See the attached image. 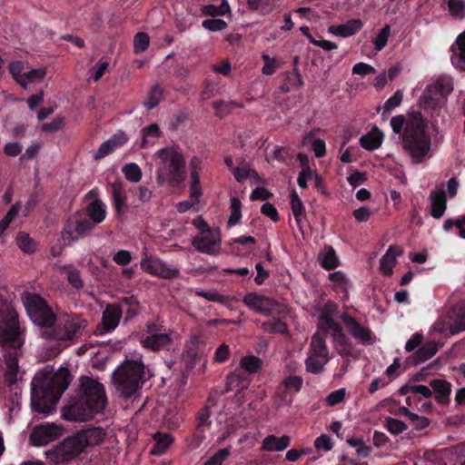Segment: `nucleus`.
I'll return each mask as SVG.
<instances>
[{"mask_svg":"<svg viewBox=\"0 0 465 465\" xmlns=\"http://www.w3.org/2000/svg\"><path fill=\"white\" fill-rule=\"evenodd\" d=\"M69 384L70 372L66 368H60L54 375L37 372L31 381L32 411L44 416L53 413Z\"/></svg>","mask_w":465,"mask_h":465,"instance_id":"1","label":"nucleus"},{"mask_svg":"<svg viewBox=\"0 0 465 465\" xmlns=\"http://www.w3.org/2000/svg\"><path fill=\"white\" fill-rule=\"evenodd\" d=\"M391 126L395 134H401L402 146L414 163H420L429 156L431 140L420 112L411 113L408 121L403 115L393 116Z\"/></svg>","mask_w":465,"mask_h":465,"instance_id":"2","label":"nucleus"},{"mask_svg":"<svg viewBox=\"0 0 465 465\" xmlns=\"http://www.w3.org/2000/svg\"><path fill=\"white\" fill-rule=\"evenodd\" d=\"M106 404L104 386L92 377L82 376L79 393L63 408L62 416L70 421L91 420L104 411Z\"/></svg>","mask_w":465,"mask_h":465,"instance_id":"3","label":"nucleus"},{"mask_svg":"<svg viewBox=\"0 0 465 465\" xmlns=\"http://www.w3.org/2000/svg\"><path fill=\"white\" fill-rule=\"evenodd\" d=\"M106 432L100 427H88L76 431L72 436L45 452L46 458L55 465H67L77 459L80 454L102 443Z\"/></svg>","mask_w":465,"mask_h":465,"instance_id":"4","label":"nucleus"},{"mask_svg":"<svg viewBox=\"0 0 465 465\" xmlns=\"http://www.w3.org/2000/svg\"><path fill=\"white\" fill-rule=\"evenodd\" d=\"M149 377V370L141 360H126L114 371L113 381L119 395L129 399Z\"/></svg>","mask_w":465,"mask_h":465,"instance_id":"5","label":"nucleus"},{"mask_svg":"<svg viewBox=\"0 0 465 465\" xmlns=\"http://www.w3.org/2000/svg\"><path fill=\"white\" fill-rule=\"evenodd\" d=\"M87 322L78 314H64L57 318L53 327L43 330L41 336L45 340H54L64 348L78 341Z\"/></svg>","mask_w":465,"mask_h":465,"instance_id":"6","label":"nucleus"},{"mask_svg":"<svg viewBox=\"0 0 465 465\" xmlns=\"http://www.w3.org/2000/svg\"><path fill=\"white\" fill-rule=\"evenodd\" d=\"M158 156L163 162V167L158 168L156 181L163 185L168 183L175 187L183 183L186 178L185 159L173 147H165L158 151Z\"/></svg>","mask_w":465,"mask_h":465,"instance_id":"7","label":"nucleus"},{"mask_svg":"<svg viewBox=\"0 0 465 465\" xmlns=\"http://www.w3.org/2000/svg\"><path fill=\"white\" fill-rule=\"evenodd\" d=\"M21 299L29 319L35 325L46 330L56 322V314L40 294L25 292Z\"/></svg>","mask_w":465,"mask_h":465,"instance_id":"8","label":"nucleus"},{"mask_svg":"<svg viewBox=\"0 0 465 465\" xmlns=\"http://www.w3.org/2000/svg\"><path fill=\"white\" fill-rule=\"evenodd\" d=\"M23 333L16 311L8 305L1 307L0 343L19 348L24 343Z\"/></svg>","mask_w":465,"mask_h":465,"instance_id":"9","label":"nucleus"},{"mask_svg":"<svg viewBox=\"0 0 465 465\" xmlns=\"http://www.w3.org/2000/svg\"><path fill=\"white\" fill-rule=\"evenodd\" d=\"M145 333L140 338V344L143 348L156 352L160 351H170L173 341L172 331L166 330L159 319L145 323Z\"/></svg>","mask_w":465,"mask_h":465,"instance_id":"10","label":"nucleus"},{"mask_svg":"<svg viewBox=\"0 0 465 465\" xmlns=\"http://www.w3.org/2000/svg\"><path fill=\"white\" fill-rule=\"evenodd\" d=\"M453 90L452 78L447 75L438 77L428 84L420 98V105L424 109L440 107Z\"/></svg>","mask_w":465,"mask_h":465,"instance_id":"11","label":"nucleus"},{"mask_svg":"<svg viewBox=\"0 0 465 465\" xmlns=\"http://www.w3.org/2000/svg\"><path fill=\"white\" fill-rule=\"evenodd\" d=\"M94 223L88 218L78 219L70 217L66 220L62 231V238L66 243L75 242L91 233L94 228Z\"/></svg>","mask_w":465,"mask_h":465,"instance_id":"12","label":"nucleus"},{"mask_svg":"<svg viewBox=\"0 0 465 465\" xmlns=\"http://www.w3.org/2000/svg\"><path fill=\"white\" fill-rule=\"evenodd\" d=\"M192 245L201 253L217 254L221 249L219 229L202 230L198 235L193 238Z\"/></svg>","mask_w":465,"mask_h":465,"instance_id":"13","label":"nucleus"},{"mask_svg":"<svg viewBox=\"0 0 465 465\" xmlns=\"http://www.w3.org/2000/svg\"><path fill=\"white\" fill-rule=\"evenodd\" d=\"M141 268L151 275L165 280L176 278L180 274L179 269L170 267L165 262L155 256L145 255L141 261Z\"/></svg>","mask_w":465,"mask_h":465,"instance_id":"14","label":"nucleus"},{"mask_svg":"<svg viewBox=\"0 0 465 465\" xmlns=\"http://www.w3.org/2000/svg\"><path fill=\"white\" fill-rule=\"evenodd\" d=\"M63 433V428L54 423L35 426L29 437L34 446H44L58 439Z\"/></svg>","mask_w":465,"mask_h":465,"instance_id":"15","label":"nucleus"},{"mask_svg":"<svg viewBox=\"0 0 465 465\" xmlns=\"http://www.w3.org/2000/svg\"><path fill=\"white\" fill-rule=\"evenodd\" d=\"M341 321L343 322L348 332L362 344H371L374 341L372 331L362 326L355 318L347 312L340 315Z\"/></svg>","mask_w":465,"mask_h":465,"instance_id":"16","label":"nucleus"},{"mask_svg":"<svg viewBox=\"0 0 465 465\" xmlns=\"http://www.w3.org/2000/svg\"><path fill=\"white\" fill-rule=\"evenodd\" d=\"M328 332H331L335 349L339 355L341 357L353 356L352 342L351 339L344 333L341 325L331 329Z\"/></svg>","mask_w":465,"mask_h":465,"instance_id":"17","label":"nucleus"},{"mask_svg":"<svg viewBox=\"0 0 465 465\" xmlns=\"http://www.w3.org/2000/svg\"><path fill=\"white\" fill-rule=\"evenodd\" d=\"M121 310V314L124 313V323H127L142 312V306L139 300L134 295L124 296L114 302Z\"/></svg>","mask_w":465,"mask_h":465,"instance_id":"18","label":"nucleus"},{"mask_svg":"<svg viewBox=\"0 0 465 465\" xmlns=\"http://www.w3.org/2000/svg\"><path fill=\"white\" fill-rule=\"evenodd\" d=\"M210 418L211 410L208 406H204L197 412L195 432L193 435V440L195 447L200 446V444L204 440V432L212 424Z\"/></svg>","mask_w":465,"mask_h":465,"instance_id":"19","label":"nucleus"},{"mask_svg":"<svg viewBox=\"0 0 465 465\" xmlns=\"http://www.w3.org/2000/svg\"><path fill=\"white\" fill-rule=\"evenodd\" d=\"M108 188L112 194L114 207L118 217L122 216L124 213V211L127 208L126 205V193L124 187V184L121 181H114L108 183Z\"/></svg>","mask_w":465,"mask_h":465,"instance_id":"20","label":"nucleus"},{"mask_svg":"<svg viewBox=\"0 0 465 465\" xmlns=\"http://www.w3.org/2000/svg\"><path fill=\"white\" fill-rule=\"evenodd\" d=\"M121 310L115 303L107 304L106 308L102 313V330L104 332H111L116 329L121 319Z\"/></svg>","mask_w":465,"mask_h":465,"instance_id":"21","label":"nucleus"},{"mask_svg":"<svg viewBox=\"0 0 465 465\" xmlns=\"http://www.w3.org/2000/svg\"><path fill=\"white\" fill-rule=\"evenodd\" d=\"M252 381V377L237 368L227 376L226 391H235L240 395L246 390Z\"/></svg>","mask_w":465,"mask_h":465,"instance_id":"22","label":"nucleus"},{"mask_svg":"<svg viewBox=\"0 0 465 465\" xmlns=\"http://www.w3.org/2000/svg\"><path fill=\"white\" fill-rule=\"evenodd\" d=\"M337 312L338 305L331 301L327 302L323 305L319 316L320 329L327 332L331 329L340 326L341 324L335 322L333 319V315H335Z\"/></svg>","mask_w":465,"mask_h":465,"instance_id":"23","label":"nucleus"},{"mask_svg":"<svg viewBox=\"0 0 465 465\" xmlns=\"http://www.w3.org/2000/svg\"><path fill=\"white\" fill-rule=\"evenodd\" d=\"M451 49V64L455 68L465 72V30L457 36Z\"/></svg>","mask_w":465,"mask_h":465,"instance_id":"24","label":"nucleus"},{"mask_svg":"<svg viewBox=\"0 0 465 465\" xmlns=\"http://www.w3.org/2000/svg\"><path fill=\"white\" fill-rule=\"evenodd\" d=\"M430 214L435 219L443 216L447 208V196L443 190L432 191L430 194Z\"/></svg>","mask_w":465,"mask_h":465,"instance_id":"25","label":"nucleus"},{"mask_svg":"<svg viewBox=\"0 0 465 465\" xmlns=\"http://www.w3.org/2000/svg\"><path fill=\"white\" fill-rule=\"evenodd\" d=\"M290 443L291 438L289 436L276 437L272 434L262 440L261 450L263 451H282L290 446Z\"/></svg>","mask_w":465,"mask_h":465,"instance_id":"26","label":"nucleus"},{"mask_svg":"<svg viewBox=\"0 0 465 465\" xmlns=\"http://www.w3.org/2000/svg\"><path fill=\"white\" fill-rule=\"evenodd\" d=\"M309 351L312 356L325 359V362H327L329 361V350L326 344L325 334L320 331L315 332L312 337Z\"/></svg>","mask_w":465,"mask_h":465,"instance_id":"27","label":"nucleus"},{"mask_svg":"<svg viewBox=\"0 0 465 465\" xmlns=\"http://www.w3.org/2000/svg\"><path fill=\"white\" fill-rule=\"evenodd\" d=\"M402 249L398 245H391L380 261V269L385 275L393 272L396 257L401 255Z\"/></svg>","mask_w":465,"mask_h":465,"instance_id":"28","label":"nucleus"},{"mask_svg":"<svg viewBox=\"0 0 465 465\" xmlns=\"http://www.w3.org/2000/svg\"><path fill=\"white\" fill-rule=\"evenodd\" d=\"M363 24L360 19H351L347 23L340 25H331L329 32L341 37H349L359 32Z\"/></svg>","mask_w":465,"mask_h":465,"instance_id":"29","label":"nucleus"},{"mask_svg":"<svg viewBox=\"0 0 465 465\" xmlns=\"http://www.w3.org/2000/svg\"><path fill=\"white\" fill-rule=\"evenodd\" d=\"M432 391L435 392V399L440 404H446L450 401L451 385L449 381L441 379H435L430 382Z\"/></svg>","mask_w":465,"mask_h":465,"instance_id":"30","label":"nucleus"},{"mask_svg":"<svg viewBox=\"0 0 465 465\" xmlns=\"http://www.w3.org/2000/svg\"><path fill=\"white\" fill-rule=\"evenodd\" d=\"M382 141V133L377 127H374L360 138V144L365 150L371 152L378 149L381 145Z\"/></svg>","mask_w":465,"mask_h":465,"instance_id":"31","label":"nucleus"},{"mask_svg":"<svg viewBox=\"0 0 465 465\" xmlns=\"http://www.w3.org/2000/svg\"><path fill=\"white\" fill-rule=\"evenodd\" d=\"M438 351L435 342H428L422 345L418 351L410 358L411 363L413 365L420 364L427 360L432 358Z\"/></svg>","mask_w":465,"mask_h":465,"instance_id":"32","label":"nucleus"},{"mask_svg":"<svg viewBox=\"0 0 465 465\" xmlns=\"http://www.w3.org/2000/svg\"><path fill=\"white\" fill-rule=\"evenodd\" d=\"M86 211L89 220L94 223V225L102 223L105 219L106 206L100 199H96L90 203Z\"/></svg>","mask_w":465,"mask_h":465,"instance_id":"33","label":"nucleus"},{"mask_svg":"<svg viewBox=\"0 0 465 465\" xmlns=\"http://www.w3.org/2000/svg\"><path fill=\"white\" fill-rule=\"evenodd\" d=\"M262 361L254 355L243 356L240 361V367L238 370H242L244 373L252 377V374L258 373L262 368Z\"/></svg>","mask_w":465,"mask_h":465,"instance_id":"34","label":"nucleus"},{"mask_svg":"<svg viewBox=\"0 0 465 465\" xmlns=\"http://www.w3.org/2000/svg\"><path fill=\"white\" fill-rule=\"evenodd\" d=\"M319 261L325 270H333L339 265V260L336 252L331 245H325L323 250L319 253Z\"/></svg>","mask_w":465,"mask_h":465,"instance_id":"35","label":"nucleus"},{"mask_svg":"<svg viewBox=\"0 0 465 465\" xmlns=\"http://www.w3.org/2000/svg\"><path fill=\"white\" fill-rule=\"evenodd\" d=\"M154 445L151 452L154 455L163 454L173 443V437L168 433L157 432L153 436Z\"/></svg>","mask_w":465,"mask_h":465,"instance_id":"36","label":"nucleus"},{"mask_svg":"<svg viewBox=\"0 0 465 465\" xmlns=\"http://www.w3.org/2000/svg\"><path fill=\"white\" fill-rule=\"evenodd\" d=\"M278 1L279 0H246L250 10L258 11L263 15L272 12Z\"/></svg>","mask_w":465,"mask_h":465,"instance_id":"37","label":"nucleus"},{"mask_svg":"<svg viewBox=\"0 0 465 465\" xmlns=\"http://www.w3.org/2000/svg\"><path fill=\"white\" fill-rule=\"evenodd\" d=\"M163 99V90L158 84H156L150 90L146 100L143 102V106L146 110L150 111L155 108Z\"/></svg>","mask_w":465,"mask_h":465,"instance_id":"38","label":"nucleus"},{"mask_svg":"<svg viewBox=\"0 0 465 465\" xmlns=\"http://www.w3.org/2000/svg\"><path fill=\"white\" fill-rule=\"evenodd\" d=\"M453 332L465 331V301L459 302L453 309Z\"/></svg>","mask_w":465,"mask_h":465,"instance_id":"39","label":"nucleus"},{"mask_svg":"<svg viewBox=\"0 0 465 465\" xmlns=\"http://www.w3.org/2000/svg\"><path fill=\"white\" fill-rule=\"evenodd\" d=\"M398 393L401 396L407 395L409 393L420 394L425 398H430L432 396V391L426 385H412L411 383H407L401 386Z\"/></svg>","mask_w":465,"mask_h":465,"instance_id":"40","label":"nucleus"},{"mask_svg":"<svg viewBox=\"0 0 465 465\" xmlns=\"http://www.w3.org/2000/svg\"><path fill=\"white\" fill-rule=\"evenodd\" d=\"M230 12L227 1L223 0L220 5H206L202 7V13L207 16H221Z\"/></svg>","mask_w":465,"mask_h":465,"instance_id":"41","label":"nucleus"},{"mask_svg":"<svg viewBox=\"0 0 465 465\" xmlns=\"http://www.w3.org/2000/svg\"><path fill=\"white\" fill-rule=\"evenodd\" d=\"M195 294L199 297H203L210 302H219L221 304H226L228 302L232 300L229 295L221 294L215 291H195Z\"/></svg>","mask_w":465,"mask_h":465,"instance_id":"42","label":"nucleus"},{"mask_svg":"<svg viewBox=\"0 0 465 465\" xmlns=\"http://www.w3.org/2000/svg\"><path fill=\"white\" fill-rule=\"evenodd\" d=\"M280 303L273 298L264 295L258 313L264 316H271L273 312H279Z\"/></svg>","mask_w":465,"mask_h":465,"instance_id":"43","label":"nucleus"},{"mask_svg":"<svg viewBox=\"0 0 465 465\" xmlns=\"http://www.w3.org/2000/svg\"><path fill=\"white\" fill-rule=\"evenodd\" d=\"M45 75V69H32L25 74H23V78L18 80V84H20L23 88H26V85L29 83L40 81Z\"/></svg>","mask_w":465,"mask_h":465,"instance_id":"44","label":"nucleus"},{"mask_svg":"<svg viewBox=\"0 0 465 465\" xmlns=\"http://www.w3.org/2000/svg\"><path fill=\"white\" fill-rule=\"evenodd\" d=\"M122 172L129 182L138 183L142 179L141 168L135 163H126Z\"/></svg>","mask_w":465,"mask_h":465,"instance_id":"45","label":"nucleus"},{"mask_svg":"<svg viewBox=\"0 0 465 465\" xmlns=\"http://www.w3.org/2000/svg\"><path fill=\"white\" fill-rule=\"evenodd\" d=\"M16 243L22 251L28 253L34 252L36 248L35 241L25 232L17 233Z\"/></svg>","mask_w":465,"mask_h":465,"instance_id":"46","label":"nucleus"},{"mask_svg":"<svg viewBox=\"0 0 465 465\" xmlns=\"http://www.w3.org/2000/svg\"><path fill=\"white\" fill-rule=\"evenodd\" d=\"M242 218V203L239 198L231 199V214L228 220L229 226L236 225Z\"/></svg>","mask_w":465,"mask_h":465,"instance_id":"47","label":"nucleus"},{"mask_svg":"<svg viewBox=\"0 0 465 465\" xmlns=\"http://www.w3.org/2000/svg\"><path fill=\"white\" fill-rule=\"evenodd\" d=\"M213 109L215 114L219 117H223L228 114L233 108L239 107L240 105L236 102L232 101H223V100H216L213 103Z\"/></svg>","mask_w":465,"mask_h":465,"instance_id":"48","label":"nucleus"},{"mask_svg":"<svg viewBox=\"0 0 465 465\" xmlns=\"http://www.w3.org/2000/svg\"><path fill=\"white\" fill-rule=\"evenodd\" d=\"M291 206L297 223L301 222V216L304 213V206L295 190L291 193Z\"/></svg>","mask_w":465,"mask_h":465,"instance_id":"49","label":"nucleus"},{"mask_svg":"<svg viewBox=\"0 0 465 465\" xmlns=\"http://www.w3.org/2000/svg\"><path fill=\"white\" fill-rule=\"evenodd\" d=\"M264 298L263 294L258 292H249L243 299L242 302L252 311L258 312L262 305V300Z\"/></svg>","mask_w":465,"mask_h":465,"instance_id":"50","label":"nucleus"},{"mask_svg":"<svg viewBox=\"0 0 465 465\" xmlns=\"http://www.w3.org/2000/svg\"><path fill=\"white\" fill-rule=\"evenodd\" d=\"M261 57L263 61L262 73L265 75L273 74L279 67V61L275 57H271L265 53H262Z\"/></svg>","mask_w":465,"mask_h":465,"instance_id":"51","label":"nucleus"},{"mask_svg":"<svg viewBox=\"0 0 465 465\" xmlns=\"http://www.w3.org/2000/svg\"><path fill=\"white\" fill-rule=\"evenodd\" d=\"M143 139L141 147L145 148L148 146L149 138H158L161 134L160 128L157 124H152L142 130Z\"/></svg>","mask_w":465,"mask_h":465,"instance_id":"52","label":"nucleus"},{"mask_svg":"<svg viewBox=\"0 0 465 465\" xmlns=\"http://www.w3.org/2000/svg\"><path fill=\"white\" fill-rule=\"evenodd\" d=\"M390 34H391L390 25H384L373 41L374 48L376 51L380 52L386 46Z\"/></svg>","mask_w":465,"mask_h":465,"instance_id":"53","label":"nucleus"},{"mask_svg":"<svg viewBox=\"0 0 465 465\" xmlns=\"http://www.w3.org/2000/svg\"><path fill=\"white\" fill-rule=\"evenodd\" d=\"M150 38L146 33H137L134 38V53L139 54L144 52L148 48Z\"/></svg>","mask_w":465,"mask_h":465,"instance_id":"54","label":"nucleus"},{"mask_svg":"<svg viewBox=\"0 0 465 465\" xmlns=\"http://www.w3.org/2000/svg\"><path fill=\"white\" fill-rule=\"evenodd\" d=\"M262 329L267 332L283 334L287 331V324L281 320L269 321L262 323Z\"/></svg>","mask_w":465,"mask_h":465,"instance_id":"55","label":"nucleus"},{"mask_svg":"<svg viewBox=\"0 0 465 465\" xmlns=\"http://www.w3.org/2000/svg\"><path fill=\"white\" fill-rule=\"evenodd\" d=\"M329 279L331 282H334L337 284V288H339L341 292H344L346 293L348 292L350 282L343 272L337 271L331 272L329 274Z\"/></svg>","mask_w":465,"mask_h":465,"instance_id":"56","label":"nucleus"},{"mask_svg":"<svg viewBox=\"0 0 465 465\" xmlns=\"http://www.w3.org/2000/svg\"><path fill=\"white\" fill-rule=\"evenodd\" d=\"M453 226L459 229L460 237L465 239V215L459 217L456 220L447 219L443 223V229L449 232Z\"/></svg>","mask_w":465,"mask_h":465,"instance_id":"57","label":"nucleus"},{"mask_svg":"<svg viewBox=\"0 0 465 465\" xmlns=\"http://www.w3.org/2000/svg\"><path fill=\"white\" fill-rule=\"evenodd\" d=\"M386 428L393 435L402 433L408 429L402 420L391 417L386 418Z\"/></svg>","mask_w":465,"mask_h":465,"instance_id":"58","label":"nucleus"},{"mask_svg":"<svg viewBox=\"0 0 465 465\" xmlns=\"http://www.w3.org/2000/svg\"><path fill=\"white\" fill-rule=\"evenodd\" d=\"M317 356H310L305 361L306 371L312 374H319L323 371V365L326 363L325 361L321 362Z\"/></svg>","mask_w":465,"mask_h":465,"instance_id":"59","label":"nucleus"},{"mask_svg":"<svg viewBox=\"0 0 465 465\" xmlns=\"http://www.w3.org/2000/svg\"><path fill=\"white\" fill-rule=\"evenodd\" d=\"M231 455L229 448L219 450L211 458H209L203 465H223V461Z\"/></svg>","mask_w":465,"mask_h":465,"instance_id":"60","label":"nucleus"},{"mask_svg":"<svg viewBox=\"0 0 465 465\" xmlns=\"http://www.w3.org/2000/svg\"><path fill=\"white\" fill-rule=\"evenodd\" d=\"M450 13L457 17H463L465 14V3L462 0H448Z\"/></svg>","mask_w":465,"mask_h":465,"instance_id":"61","label":"nucleus"},{"mask_svg":"<svg viewBox=\"0 0 465 465\" xmlns=\"http://www.w3.org/2000/svg\"><path fill=\"white\" fill-rule=\"evenodd\" d=\"M402 93L397 90L384 104L383 113H390L392 109L399 106L402 101Z\"/></svg>","mask_w":465,"mask_h":465,"instance_id":"62","label":"nucleus"},{"mask_svg":"<svg viewBox=\"0 0 465 465\" xmlns=\"http://www.w3.org/2000/svg\"><path fill=\"white\" fill-rule=\"evenodd\" d=\"M203 27L212 31H222L227 27V23L223 19H206L202 24Z\"/></svg>","mask_w":465,"mask_h":465,"instance_id":"63","label":"nucleus"},{"mask_svg":"<svg viewBox=\"0 0 465 465\" xmlns=\"http://www.w3.org/2000/svg\"><path fill=\"white\" fill-rule=\"evenodd\" d=\"M231 351L229 346L223 343L215 350L213 360L215 362L223 363L229 359Z\"/></svg>","mask_w":465,"mask_h":465,"instance_id":"64","label":"nucleus"}]
</instances>
